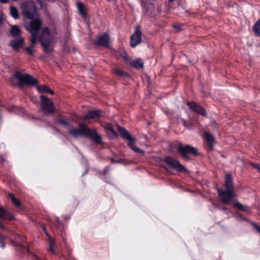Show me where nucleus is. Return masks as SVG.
Returning a JSON list of instances; mask_svg holds the SVG:
<instances>
[{
	"label": "nucleus",
	"instance_id": "nucleus-1",
	"mask_svg": "<svg viewBox=\"0 0 260 260\" xmlns=\"http://www.w3.org/2000/svg\"><path fill=\"white\" fill-rule=\"evenodd\" d=\"M217 192L218 197L220 201L225 205H229L233 203V207L242 211L248 212L249 208L247 206H244L237 201H234L236 197L234 190L232 176L230 174L225 176V182L221 188H218Z\"/></svg>",
	"mask_w": 260,
	"mask_h": 260
},
{
	"label": "nucleus",
	"instance_id": "nucleus-2",
	"mask_svg": "<svg viewBox=\"0 0 260 260\" xmlns=\"http://www.w3.org/2000/svg\"><path fill=\"white\" fill-rule=\"evenodd\" d=\"M11 82L14 86L22 88L24 85L35 86L38 84V81L29 74L16 71L11 78Z\"/></svg>",
	"mask_w": 260,
	"mask_h": 260
},
{
	"label": "nucleus",
	"instance_id": "nucleus-3",
	"mask_svg": "<svg viewBox=\"0 0 260 260\" xmlns=\"http://www.w3.org/2000/svg\"><path fill=\"white\" fill-rule=\"evenodd\" d=\"M178 152L185 160H190L189 154L193 156H198L199 153L197 148L190 145H182L181 143H179L176 147Z\"/></svg>",
	"mask_w": 260,
	"mask_h": 260
},
{
	"label": "nucleus",
	"instance_id": "nucleus-4",
	"mask_svg": "<svg viewBox=\"0 0 260 260\" xmlns=\"http://www.w3.org/2000/svg\"><path fill=\"white\" fill-rule=\"evenodd\" d=\"M41 21L38 19H36L32 20L29 26L26 27V29L31 34L30 41V46L31 47H34L37 43L38 32L41 27Z\"/></svg>",
	"mask_w": 260,
	"mask_h": 260
},
{
	"label": "nucleus",
	"instance_id": "nucleus-5",
	"mask_svg": "<svg viewBox=\"0 0 260 260\" xmlns=\"http://www.w3.org/2000/svg\"><path fill=\"white\" fill-rule=\"evenodd\" d=\"M117 129L120 134L121 137L124 140L128 141V146L135 152L143 153V151L139 148L137 147L134 145L135 140L132 137L130 133L124 128L121 127L119 125L117 126Z\"/></svg>",
	"mask_w": 260,
	"mask_h": 260
},
{
	"label": "nucleus",
	"instance_id": "nucleus-6",
	"mask_svg": "<svg viewBox=\"0 0 260 260\" xmlns=\"http://www.w3.org/2000/svg\"><path fill=\"white\" fill-rule=\"evenodd\" d=\"M39 42L41 43L43 50L45 53L50 52V31L48 27H45L43 29L41 34L39 37Z\"/></svg>",
	"mask_w": 260,
	"mask_h": 260
},
{
	"label": "nucleus",
	"instance_id": "nucleus-7",
	"mask_svg": "<svg viewBox=\"0 0 260 260\" xmlns=\"http://www.w3.org/2000/svg\"><path fill=\"white\" fill-rule=\"evenodd\" d=\"M40 100L41 110L46 115H51L55 111L53 103L49 99L42 95Z\"/></svg>",
	"mask_w": 260,
	"mask_h": 260
},
{
	"label": "nucleus",
	"instance_id": "nucleus-8",
	"mask_svg": "<svg viewBox=\"0 0 260 260\" xmlns=\"http://www.w3.org/2000/svg\"><path fill=\"white\" fill-rule=\"evenodd\" d=\"M69 133L73 137H77L79 136L86 137L87 135L89 134V128L84 123H80L78 128H71Z\"/></svg>",
	"mask_w": 260,
	"mask_h": 260
},
{
	"label": "nucleus",
	"instance_id": "nucleus-9",
	"mask_svg": "<svg viewBox=\"0 0 260 260\" xmlns=\"http://www.w3.org/2000/svg\"><path fill=\"white\" fill-rule=\"evenodd\" d=\"M142 33L139 26L135 28V32L131 37L130 45L131 47L135 48L142 42Z\"/></svg>",
	"mask_w": 260,
	"mask_h": 260
},
{
	"label": "nucleus",
	"instance_id": "nucleus-10",
	"mask_svg": "<svg viewBox=\"0 0 260 260\" xmlns=\"http://www.w3.org/2000/svg\"><path fill=\"white\" fill-rule=\"evenodd\" d=\"M14 218V216L12 214L0 206V228L2 229H6L5 220H10Z\"/></svg>",
	"mask_w": 260,
	"mask_h": 260
},
{
	"label": "nucleus",
	"instance_id": "nucleus-11",
	"mask_svg": "<svg viewBox=\"0 0 260 260\" xmlns=\"http://www.w3.org/2000/svg\"><path fill=\"white\" fill-rule=\"evenodd\" d=\"M165 162L171 168L174 169L178 171H186V169L182 166L179 161L172 158L171 157H167L165 159Z\"/></svg>",
	"mask_w": 260,
	"mask_h": 260
},
{
	"label": "nucleus",
	"instance_id": "nucleus-12",
	"mask_svg": "<svg viewBox=\"0 0 260 260\" xmlns=\"http://www.w3.org/2000/svg\"><path fill=\"white\" fill-rule=\"evenodd\" d=\"M187 105L193 112L203 116L207 115V112L204 108L201 107L195 102H188Z\"/></svg>",
	"mask_w": 260,
	"mask_h": 260
},
{
	"label": "nucleus",
	"instance_id": "nucleus-13",
	"mask_svg": "<svg viewBox=\"0 0 260 260\" xmlns=\"http://www.w3.org/2000/svg\"><path fill=\"white\" fill-rule=\"evenodd\" d=\"M103 111L101 110H94L88 111L83 117V120L94 119L96 120L103 116Z\"/></svg>",
	"mask_w": 260,
	"mask_h": 260
},
{
	"label": "nucleus",
	"instance_id": "nucleus-14",
	"mask_svg": "<svg viewBox=\"0 0 260 260\" xmlns=\"http://www.w3.org/2000/svg\"><path fill=\"white\" fill-rule=\"evenodd\" d=\"M95 44L98 46H103L107 48L109 47V36L107 33H105L101 36H100Z\"/></svg>",
	"mask_w": 260,
	"mask_h": 260
},
{
	"label": "nucleus",
	"instance_id": "nucleus-15",
	"mask_svg": "<svg viewBox=\"0 0 260 260\" xmlns=\"http://www.w3.org/2000/svg\"><path fill=\"white\" fill-rule=\"evenodd\" d=\"M142 12L145 15L151 16L152 15L154 6L151 3L142 2Z\"/></svg>",
	"mask_w": 260,
	"mask_h": 260
},
{
	"label": "nucleus",
	"instance_id": "nucleus-16",
	"mask_svg": "<svg viewBox=\"0 0 260 260\" xmlns=\"http://www.w3.org/2000/svg\"><path fill=\"white\" fill-rule=\"evenodd\" d=\"M24 40L22 38H18L17 39H14L10 42V46L14 50H17L23 45Z\"/></svg>",
	"mask_w": 260,
	"mask_h": 260
},
{
	"label": "nucleus",
	"instance_id": "nucleus-17",
	"mask_svg": "<svg viewBox=\"0 0 260 260\" xmlns=\"http://www.w3.org/2000/svg\"><path fill=\"white\" fill-rule=\"evenodd\" d=\"M86 137H90L93 142L97 144L102 143V138L97 134L95 130L91 131L89 129V134L87 135Z\"/></svg>",
	"mask_w": 260,
	"mask_h": 260
},
{
	"label": "nucleus",
	"instance_id": "nucleus-18",
	"mask_svg": "<svg viewBox=\"0 0 260 260\" xmlns=\"http://www.w3.org/2000/svg\"><path fill=\"white\" fill-rule=\"evenodd\" d=\"M204 134L205 141L208 143L210 149L212 150L214 141V137L210 133L207 132H205Z\"/></svg>",
	"mask_w": 260,
	"mask_h": 260
},
{
	"label": "nucleus",
	"instance_id": "nucleus-19",
	"mask_svg": "<svg viewBox=\"0 0 260 260\" xmlns=\"http://www.w3.org/2000/svg\"><path fill=\"white\" fill-rule=\"evenodd\" d=\"M128 64L132 66L136 69H142L144 67V62L141 58L137 59L136 60L131 61Z\"/></svg>",
	"mask_w": 260,
	"mask_h": 260
},
{
	"label": "nucleus",
	"instance_id": "nucleus-20",
	"mask_svg": "<svg viewBox=\"0 0 260 260\" xmlns=\"http://www.w3.org/2000/svg\"><path fill=\"white\" fill-rule=\"evenodd\" d=\"M38 91L40 93L48 92L51 95L54 94V92L51 90L48 86L45 85H42L37 87Z\"/></svg>",
	"mask_w": 260,
	"mask_h": 260
},
{
	"label": "nucleus",
	"instance_id": "nucleus-21",
	"mask_svg": "<svg viewBox=\"0 0 260 260\" xmlns=\"http://www.w3.org/2000/svg\"><path fill=\"white\" fill-rule=\"evenodd\" d=\"M77 5L79 13L84 19H86L87 15L85 11L84 5L81 3H77Z\"/></svg>",
	"mask_w": 260,
	"mask_h": 260
},
{
	"label": "nucleus",
	"instance_id": "nucleus-22",
	"mask_svg": "<svg viewBox=\"0 0 260 260\" xmlns=\"http://www.w3.org/2000/svg\"><path fill=\"white\" fill-rule=\"evenodd\" d=\"M8 196L11 199V201L13 203V204L16 207L18 208H21V204L20 202L19 201L18 199L16 198L13 193H8Z\"/></svg>",
	"mask_w": 260,
	"mask_h": 260
},
{
	"label": "nucleus",
	"instance_id": "nucleus-23",
	"mask_svg": "<svg viewBox=\"0 0 260 260\" xmlns=\"http://www.w3.org/2000/svg\"><path fill=\"white\" fill-rule=\"evenodd\" d=\"M10 31L11 35L13 37L19 36L21 33L20 28L16 25L12 26Z\"/></svg>",
	"mask_w": 260,
	"mask_h": 260
},
{
	"label": "nucleus",
	"instance_id": "nucleus-24",
	"mask_svg": "<svg viewBox=\"0 0 260 260\" xmlns=\"http://www.w3.org/2000/svg\"><path fill=\"white\" fill-rule=\"evenodd\" d=\"M252 29L255 35L260 36V18L254 24Z\"/></svg>",
	"mask_w": 260,
	"mask_h": 260
},
{
	"label": "nucleus",
	"instance_id": "nucleus-25",
	"mask_svg": "<svg viewBox=\"0 0 260 260\" xmlns=\"http://www.w3.org/2000/svg\"><path fill=\"white\" fill-rule=\"evenodd\" d=\"M113 71L114 73L118 77H127L128 76V74L126 72L121 71L118 68H113Z\"/></svg>",
	"mask_w": 260,
	"mask_h": 260
},
{
	"label": "nucleus",
	"instance_id": "nucleus-26",
	"mask_svg": "<svg viewBox=\"0 0 260 260\" xmlns=\"http://www.w3.org/2000/svg\"><path fill=\"white\" fill-rule=\"evenodd\" d=\"M106 129L107 131L110 132L112 134L111 138H116L117 137V135L115 132L113 125L110 123H108L106 126Z\"/></svg>",
	"mask_w": 260,
	"mask_h": 260
},
{
	"label": "nucleus",
	"instance_id": "nucleus-27",
	"mask_svg": "<svg viewBox=\"0 0 260 260\" xmlns=\"http://www.w3.org/2000/svg\"><path fill=\"white\" fill-rule=\"evenodd\" d=\"M23 15L26 18L31 19L35 16V11L25 9L23 10Z\"/></svg>",
	"mask_w": 260,
	"mask_h": 260
},
{
	"label": "nucleus",
	"instance_id": "nucleus-28",
	"mask_svg": "<svg viewBox=\"0 0 260 260\" xmlns=\"http://www.w3.org/2000/svg\"><path fill=\"white\" fill-rule=\"evenodd\" d=\"M10 9L11 16L15 19H18L19 18V15L16 8L14 6H11Z\"/></svg>",
	"mask_w": 260,
	"mask_h": 260
},
{
	"label": "nucleus",
	"instance_id": "nucleus-29",
	"mask_svg": "<svg viewBox=\"0 0 260 260\" xmlns=\"http://www.w3.org/2000/svg\"><path fill=\"white\" fill-rule=\"evenodd\" d=\"M120 56L123 58L124 59L125 63L126 64H128V63H131V60H130L128 57L125 51H123L120 53Z\"/></svg>",
	"mask_w": 260,
	"mask_h": 260
},
{
	"label": "nucleus",
	"instance_id": "nucleus-30",
	"mask_svg": "<svg viewBox=\"0 0 260 260\" xmlns=\"http://www.w3.org/2000/svg\"><path fill=\"white\" fill-rule=\"evenodd\" d=\"M56 122L60 124V125L63 126H67L69 125V122L68 121L64 120L62 119H58L56 120Z\"/></svg>",
	"mask_w": 260,
	"mask_h": 260
},
{
	"label": "nucleus",
	"instance_id": "nucleus-31",
	"mask_svg": "<svg viewBox=\"0 0 260 260\" xmlns=\"http://www.w3.org/2000/svg\"><path fill=\"white\" fill-rule=\"evenodd\" d=\"M181 122L182 123V124L183 125V126L186 128H188V129H190L192 128V124L191 123H190V124H188L184 119H181Z\"/></svg>",
	"mask_w": 260,
	"mask_h": 260
},
{
	"label": "nucleus",
	"instance_id": "nucleus-32",
	"mask_svg": "<svg viewBox=\"0 0 260 260\" xmlns=\"http://www.w3.org/2000/svg\"><path fill=\"white\" fill-rule=\"evenodd\" d=\"M32 47L30 46V45L29 46V47H26L25 48V51L27 52V53L30 55V56H34V50H32L31 48Z\"/></svg>",
	"mask_w": 260,
	"mask_h": 260
},
{
	"label": "nucleus",
	"instance_id": "nucleus-33",
	"mask_svg": "<svg viewBox=\"0 0 260 260\" xmlns=\"http://www.w3.org/2000/svg\"><path fill=\"white\" fill-rule=\"evenodd\" d=\"M4 236L0 234V246L2 247L3 248L5 247V244L4 243Z\"/></svg>",
	"mask_w": 260,
	"mask_h": 260
},
{
	"label": "nucleus",
	"instance_id": "nucleus-34",
	"mask_svg": "<svg viewBox=\"0 0 260 260\" xmlns=\"http://www.w3.org/2000/svg\"><path fill=\"white\" fill-rule=\"evenodd\" d=\"M250 165L254 168L256 169L260 173V164L255 162H251Z\"/></svg>",
	"mask_w": 260,
	"mask_h": 260
},
{
	"label": "nucleus",
	"instance_id": "nucleus-35",
	"mask_svg": "<svg viewBox=\"0 0 260 260\" xmlns=\"http://www.w3.org/2000/svg\"><path fill=\"white\" fill-rule=\"evenodd\" d=\"M55 221L56 225L58 228H60L62 226V223L60 221L58 217H55Z\"/></svg>",
	"mask_w": 260,
	"mask_h": 260
},
{
	"label": "nucleus",
	"instance_id": "nucleus-36",
	"mask_svg": "<svg viewBox=\"0 0 260 260\" xmlns=\"http://www.w3.org/2000/svg\"><path fill=\"white\" fill-rule=\"evenodd\" d=\"M48 250L49 252H51L52 254H56V253L53 249V245L51 243L49 244Z\"/></svg>",
	"mask_w": 260,
	"mask_h": 260
},
{
	"label": "nucleus",
	"instance_id": "nucleus-37",
	"mask_svg": "<svg viewBox=\"0 0 260 260\" xmlns=\"http://www.w3.org/2000/svg\"><path fill=\"white\" fill-rule=\"evenodd\" d=\"M109 167H106L104 170H103V175H104V176H106L107 174V173L109 171Z\"/></svg>",
	"mask_w": 260,
	"mask_h": 260
},
{
	"label": "nucleus",
	"instance_id": "nucleus-38",
	"mask_svg": "<svg viewBox=\"0 0 260 260\" xmlns=\"http://www.w3.org/2000/svg\"><path fill=\"white\" fill-rule=\"evenodd\" d=\"M254 228L257 230V231L260 233V226L256 224H255Z\"/></svg>",
	"mask_w": 260,
	"mask_h": 260
},
{
	"label": "nucleus",
	"instance_id": "nucleus-39",
	"mask_svg": "<svg viewBox=\"0 0 260 260\" xmlns=\"http://www.w3.org/2000/svg\"><path fill=\"white\" fill-rule=\"evenodd\" d=\"M8 2H9V0H0V2L3 4L8 3Z\"/></svg>",
	"mask_w": 260,
	"mask_h": 260
},
{
	"label": "nucleus",
	"instance_id": "nucleus-40",
	"mask_svg": "<svg viewBox=\"0 0 260 260\" xmlns=\"http://www.w3.org/2000/svg\"><path fill=\"white\" fill-rule=\"evenodd\" d=\"M219 209L223 211H225L227 210V208H225V207H224V208L219 207Z\"/></svg>",
	"mask_w": 260,
	"mask_h": 260
},
{
	"label": "nucleus",
	"instance_id": "nucleus-41",
	"mask_svg": "<svg viewBox=\"0 0 260 260\" xmlns=\"http://www.w3.org/2000/svg\"><path fill=\"white\" fill-rule=\"evenodd\" d=\"M173 26V27L177 28V29L180 28V27L179 26H178V25H174Z\"/></svg>",
	"mask_w": 260,
	"mask_h": 260
},
{
	"label": "nucleus",
	"instance_id": "nucleus-42",
	"mask_svg": "<svg viewBox=\"0 0 260 260\" xmlns=\"http://www.w3.org/2000/svg\"><path fill=\"white\" fill-rule=\"evenodd\" d=\"M3 22V18L0 15V24Z\"/></svg>",
	"mask_w": 260,
	"mask_h": 260
},
{
	"label": "nucleus",
	"instance_id": "nucleus-43",
	"mask_svg": "<svg viewBox=\"0 0 260 260\" xmlns=\"http://www.w3.org/2000/svg\"><path fill=\"white\" fill-rule=\"evenodd\" d=\"M170 2H173L174 0H169Z\"/></svg>",
	"mask_w": 260,
	"mask_h": 260
}]
</instances>
